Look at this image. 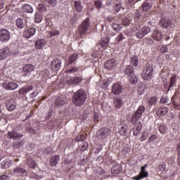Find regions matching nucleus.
<instances>
[{"label": "nucleus", "instance_id": "dca6fc26", "mask_svg": "<svg viewBox=\"0 0 180 180\" xmlns=\"http://www.w3.org/2000/svg\"><path fill=\"white\" fill-rule=\"evenodd\" d=\"M167 113H168V108L166 106L162 105L156 109V115L160 117H161V116H165Z\"/></svg>", "mask_w": 180, "mask_h": 180}, {"label": "nucleus", "instance_id": "ddd939ff", "mask_svg": "<svg viewBox=\"0 0 180 180\" xmlns=\"http://www.w3.org/2000/svg\"><path fill=\"white\" fill-rule=\"evenodd\" d=\"M117 65V61H116L115 59H110L104 64V67L106 68V70H113V68H116Z\"/></svg>", "mask_w": 180, "mask_h": 180}, {"label": "nucleus", "instance_id": "20e7f679", "mask_svg": "<svg viewBox=\"0 0 180 180\" xmlns=\"http://www.w3.org/2000/svg\"><path fill=\"white\" fill-rule=\"evenodd\" d=\"M153 72H154V68H153V65H146L141 73V77L143 78V80L150 81V79H152Z\"/></svg>", "mask_w": 180, "mask_h": 180}, {"label": "nucleus", "instance_id": "5701e85b", "mask_svg": "<svg viewBox=\"0 0 180 180\" xmlns=\"http://www.w3.org/2000/svg\"><path fill=\"white\" fill-rule=\"evenodd\" d=\"M152 39L153 40H156V41H160L161 39H162V34H161V32L158 30H154L152 32L151 35Z\"/></svg>", "mask_w": 180, "mask_h": 180}, {"label": "nucleus", "instance_id": "49530a36", "mask_svg": "<svg viewBox=\"0 0 180 180\" xmlns=\"http://www.w3.org/2000/svg\"><path fill=\"white\" fill-rule=\"evenodd\" d=\"M123 39H124L123 34H120L115 39L116 44H122Z\"/></svg>", "mask_w": 180, "mask_h": 180}, {"label": "nucleus", "instance_id": "c756f323", "mask_svg": "<svg viewBox=\"0 0 180 180\" xmlns=\"http://www.w3.org/2000/svg\"><path fill=\"white\" fill-rule=\"evenodd\" d=\"M23 72H25L26 74H29L30 72H32V71H34V65L32 64H27L24 65L22 68Z\"/></svg>", "mask_w": 180, "mask_h": 180}, {"label": "nucleus", "instance_id": "a211bd4d", "mask_svg": "<svg viewBox=\"0 0 180 180\" xmlns=\"http://www.w3.org/2000/svg\"><path fill=\"white\" fill-rule=\"evenodd\" d=\"M51 68L53 71H58L61 68V60L56 58L51 62Z\"/></svg>", "mask_w": 180, "mask_h": 180}, {"label": "nucleus", "instance_id": "4d7b16f0", "mask_svg": "<svg viewBox=\"0 0 180 180\" xmlns=\"http://www.w3.org/2000/svg\"><path fill=\"white\" fill-rule=\"evenodd\" d=\"M121 8H122V4H115V6H114L115 12H116V13H118Z\"/></svg>", "mask_w": 180, "mask_h": 180}, {"label": "nucleus", "instance_id": "79ce46f5", "mask_svg": "<svg viewBox=\"0 0 180 180\" xmlns=\"http://www.w3.org/2000/svg\"><path fill=\"white\" fill-rule=\"evenodd\" d=\"M24 143L23 141L19 140L15 142H14L12 145L13 148L16 149V148H20L23 146Z\"/></svg>", "mask_w": 180, "mask_h": 180}, {"label": "nucleus", "instance_id": "423d86ee", "mask_svg": "<svg viewBox=\"0 0 180 180\" xmlns=\"http://www.w3.org/2000/svg\"><path fill=\"white\" fill-rule=\"evenodd\" d=\"M151 32V27L149 26L145 25L141 29H140L138 32L136 33V37L137 39H143L144 36H147L148 33Z\"/></svg>", "mask_w": 180, "mask_h": 180}, {"label": "nucleus", "instance_id": "6e6552de", "mask_svg": "<svg viewBox=\"0 0 180 180\" xmlns=\"http://www.w3.org/2000/svg\"><path fill=\"white\" fill-rule=\"evenodd\" d=\"M10 39L11 32H9V30L5 28L0 30V41L6 43V41H9Z\"/></svg>", "mask_w": 180, "mask_h": 180}, {"label": "nucleus", "instance_id": "0eeeda50", "mask_svg": "<svg viewBox=\"0 0 180 180\" xmlns=\"http://www.w3.org/2000/svg\"><path fill=\"white\" fill-rule=\"evenodd\" d=\"M82 81H84L82 76L70 77L67 78L66 84L68 85H78V84H81Z\"/></svg>", "mask_w": 180, "mask_h": 180}, {"label": "nucleus", "instance_id": "bf43d9fd", "mask_svg": "<svg viewBox=\"0 0 180 180\" xmlns=\"http://www.w3.org/2000/svg\"><path fill=\"white\" fill-rule=\"evenodd\" d=\"M94 5L97 8V9H101V8H102V3L99 0L95 1Z\"/></svg>", "mask_w": 180, "mask_h": 180}, {"label": "nucleus", "instance_id": "603ef678", "mask_svg": "<svg viewBox=\"0 0 180 180\" xmlns=\"http://www.w3.org/2000/svg\"><path fill=\"white\" fill-rule=\"evenodd\" d=\"M112 27L115 32H119V30L120 29V25L116 24V23H112Z\"/></svg>", "mask_w": 180, "mask_h": 180}, {"label": "nucleus", "instance_id": "4c0bfd02", "mask_svg": "<svg viewBox=\"0 0 180 180\" xmlns=\"http://www.w3.org/2000/svg\"><path fill=\"white\" fill-rule=\"evenodd\" d=\"M27 164L29 168H32V169H34V168H36V167L37 166V164H36V162L32 159H28L27 160Z\"/></svg>", "mask_w": 180, "mask_h": 180}, {"label": "nucleus", "instance_id": "680f3d73", "mask_svg": "<svg viewBox=\"0 0 180 180\" xmlns=\"http://www.w3.org/2000/svg\"><path fill=\"white\" fill-rule=\"evenodd\" d=\"M41 75H42V77H49V70L47 69H44L41 72Z\"/></svg>", "mask_w": 180, "mask_h": 180}, {"label": "nucleus", "instance_id": "5fc2aeb1", "mask_svg": "<svg viewBox=\"0 0 180 180\" xmlns=\"http://www.w3.org/2000/svg\"><path fill=\"white\" fill-rule=\"evenodd\" d=\"M38 11H41V12H44L46 11V6L43 4H39L37 7Z\"/></svg>", "mask_w": 180, "mask_h": 180}, {"label": "nucleus", "instance_id": "bb28decb", "mask_svg": "<svg viewBox=\"0 0 180 180\" xmlns=\"http://www.w3.org/2000/svg\"><path fill=\"white\" fill-rule=\"evenodd\" d=\"M21 9L24 13H33V7L30 4H25L22 5Z\"/></svg>", "mask_w": 180, "mask_h": 180}, {"label": "nucleus", "instance_id": "58836bf2", "mask_svg": "<svg viewBox=\"0 0 180 180\" xmlns=\"http://www.w3.org/2000/svg\"><path fill=\"white\" fill-rule=\"evenodd\" d=\"M152 5L150 3L144 2L142 4V10L143 12H147L148 11H150L152 8Z\"/></svg>", "mask_w": 180, "mask_h": 180}, {"label": "nucleus", "instance_id": "c03bdc74", "mask_svg": "<svg viewBox=\"0 0 180 180\" xmlns=\"http://www.w3.org/2000/svg\"><path fill=\"white\" fill-rule=\"evenodd\" d=\"M78 60V54L73 53L72 56H70L68 63L69 64H72V63H75Z\"/></svg>", "mask_w": 180, "mask_h": 180}, {"label": "nucleus", "instance_id": "9d476101", "mask_svg": "<svg viewBox=\"0 0 180 180\" xmlns=\"http://www.w3.org/2000/svg\"><path fill=\"white\" fill-rule=\"evenodd\" d=\"M159 25L161 27H164V29H168L172 25V21L167 17H162L160 20Z\"/></svg>", "mask_w": 180, "mask_h": 180}, {"label": "nucleus", "instance_id": "f8f14e48", "mask_svg": "<svg viewBox=\"0 0 180 180\" xmlns=\"http://www.w3.org/2000/svg\"><path fill=\"white\" fill-rule=\"evenodd\" d=\"M11 56V49L8 47L3 48L0 50V61L6 60Z\"/></svg>", "mask_w": 180, "mask_h": 180}, {"label": "nucleus", "instance_id": "69168bd1", "mask_svg": "<svg viewBox=\"0 0 180 180\" xmlns=\"http://www.w3.org/2000/svg\"><path fill=\"white\" fill-rule=\"evenodd\" d=\"M175 163V160H174V158L171 157L168 159L167 160V164L169 165H172L173 164Z\"/></svg>", "mask_w": 180, "mask_h": 180}, {"label": "nucleus", "instance_id": "72a5a7b5", "mask_svg": "<svg viewBox=\"0 0 180 180\" xmlns=\"http://www.w3.org/2000/svg\"><path fill=\"white\" fill-rule=\"evenodd\" d=\"M175 85H176V75L172 76L169 79V86L168 91H169V89H171V88H174V86Z\"/></svg>", "mask_w": 180, "mask_h": 180}, {"label": "nucleus", "instance_id": "a19ab883", "mask_svg": "<svg viewBox=\"0 0 180 180\" xmlns=\"http://www.w3.org/2000/svg\"><path fill=\"white\" fill-rule=\"evenodd\" d=\"M74 4H75V8L76 9V12H81L83 8L81 1H75Z\"/></svg>", "mask_w": 180, "mask_h": 180}, {"label": "nucleus", "instance_id": "7c9ffc66", "mask_svg": "<svg viewBox=\"0 0 180 180\" xmlns=\"http://www.w3.org/2000/svg\"><path fill=\"white\" fill-rule=\"evenodd\" d=\"M58 160H60L59 155L51 156V158L50 159L51 167H56L57 165V164H58Z\"/></svg>", "mask_w": 180, "mask_h": 180}, {"label": "nucleus", "instance_id": "2eb2a0df", "mask_svg": "<svg viewBox=\"0 0 180 180\" xmlns=\"http://www.w3.org/2000/svg\"><path fill=\"white\" fill-rule=\"evenodd\" d=\"M30 91H33V86L32 85H26L22 87L19 91L18 94L20 95H22V96H26L27 94H29Z\"/></svg>", "mask_w": 180, "mask_h": 180}, {"label": "nucleus", "instance_id": "338daca9", "mask_svg": "<svg viewBox=\"0 0 180 180\" xmlns=\"http://www.w3.org/2000/svg\"><path fill=\"white\" fill-rule=\"evenodd\" d=\"M160 103H168V98L163 96L160 98Z\"/></svg>", "mask_w": 180, "mask_h": 180}, {"label": "nucleus", "instance_id": "f3484780", "mask_svg": "<svg viewBox=\"0 0 180 180\" xmlns=\"http://www.w3.org/2000/svg\"><path fill=\"white\" fill-rule=\"evenodd\" d=\"M6 108L8 112H13L16 108V101L15 99H11L6 103Z\"/></svg>", "mask_w": 180, "mask_h": 180}, {"label": "nucleus", "instance_id": "c85d7f7f", "mask_svg": "<svg viewBox=\"0 0 180 180\" xmlns=\"http://www.w3.org/2000/svg\"><path fill=\"white\" fill-rule=\"evenodd\" d=\"M105 172L101 167H98L95 171V175L100 179H103V176H105Z\"/></svg>", "mask_w": 180, "mask_h": 180}, {"label": "nucleus", "instance_id": "864d4df0", "mask_svg": "<svg viewBox=\"0 0 180 180\" xmlns=\"http://www.w3.org/2000/svg\"><path fill=\"white\" fill-rule=\"evenodd\" d=\"M88 147H89V144L87 142H83L81 147L82 151H85Z\"/></svg>", "mask_w": 180, "mask_h": 180}, {"label": "nucleus", "instance_id": "1a4fd4ad", "mask_svg": "<svg viewBox=\"0 0 180 180\" xmlns=\"http://www.w3.org/2000/svg\"><path fill=\"white\" fill-rule=\"evenodd\" d=\"M7 137L10 140H20V139L23 137V135L22 134L18 132L16 129H13L8 132Z\"/></svg>", "mask_w": 180, "mask_h": 180}, {"label": "nucleus", "instance_id": "6ab92c4d", "mask_svg": "<svg viewBox=\"0 0 180 180\" xmlns=\"http://www.w3.org/2000/svg\"><path fill=\"white\" fill-rule=\"evenodd\" d=\"M99 44L102 49L106 50L109 46V37L108 35H105L103 37H102Z\"/></svg>", "mask_w": 180, "mask_h": 180}, {"label": "nucleus", "instance_id": "13d9d810", "mask_svg": "<svg viewBox=\"0 0 180 180\" xmlns=\"http://www.w3.org/2000/svg\"><path fill=\"white\" fill-rule=\"evenodd\" d=\"M141 15L139 11H136L134 14V20L135 22H139V20H140Z\"/></svg>", "mask_w": 180, "mask_h": 180}, {"label": "nucleus", "instance_id": "f257e3e1", "mask_svg": "<svg viewBox=\"0 0 180 180\" xmlns=\"http://www.w3.org/2000/svg\"><path fill=\"white\" fill-rule=\"evenodd\" d=\"M144 112H146V107L144 105H141L137 108L131 117V123H132V124H136L134 127V136H139V134H140V131H141V129H143V124L141 122H139V120H140V118L143 116V113H144Z\"/></svg>", "mask_w": 180, "mask_h": 180}, {"label": "nucleus", "instance_id": "2f4dec72", "mask_svg": "<svg viewBox=\"0 0 180 180\" xmlns=\"http://www.w3.org/2000/svg\"><path fill=\"white\" fill-rule=\"evenodd\" d=\"M158 171L161 172V174H165L167 172V163L165 162L160 163L158 167Z\"/></svg>", "mask_w": 180, "mask_h": 180}, {"label": "nucleus", "instance_id": "de8ad7c7", "mask_svg": "<svg viewBox=\"0 0 180 180\" xmlns=\"http://www.w3.org/2000/svg\"><path fill=\"white\" fill-rule=\"evenodd\" d=\"M129 77V82H131V84H137L139 79L137 78V76L134 73Z\"/></svg>", "mask_w": 180, "mask_h": 180}, {"label": "nucleus", "instance_id": "a18cd8bd", "mask_svg": "<svg viewBox=\"0 0 180 180\" xmlns=\"http://www.w3.org/2000/svg\"><path fill=\"white\" fill-rule=\"evenodd\" d=\"M34 19H35L36 23H40V22L43 20V15H41V13L37 12L35 14Z\"/></svg>", "mask_w": 180, "mask_h": 180}, {"label": "nucleus", "instance_id": "cd10ccee", "mask_svg": "<svg viewBox=\"0 0 180 180\" xmlns=\"http://www.w3.org/2000/svg\"><path fill=\"white\" fill-rule=\"evenodd\" d=\"M14 174L17 175V176H25L27 174L26 169L22 167H16L14 169Z\"/></svg>", "mask_w": 180, "mask_h": 180}, {"label": "nucleus", "instance_id": "09e8293b", "mask_svg": "<svg viewBox=\"0 0 180 180\" xmlns=\"http://www.w3.org/2000/svg\"><path fill=\"white\" fill-rule=\"evenodd\" d=\"M58 34H60V31L55 30L49 32V37H53V36H58Z\"/></svg>", "mask_w": 180, "mask_h": 180}, {"label": "nucleus", "instance_id": "8fccbe9b", "mask_svg": "<svg viewBox=\"0 0 180 180\" xmlns=\"http://www.w3.org/2000/svg\"><path fill=\"white\" fill-rule=\"evenodd\" d=\"M45 2H47V4H49L53 7L57 5V0H45Z\"/></svg>", "mask_w": 180, "mask_h": 180}, {"label": "nucleus", "instance_id": "7ed1b4c3", "mask_svg": "<svg viewBox=\"0 0 180 180\" xmlns=\"http://www.w3.org/2000/svg\"><path fill=\"white\" fill-rule=\"evenodd\" d=\"M89 18H86L79 25L77 29V32L79 33V39H82V36L86 34V32H88V29H89V26H91V22H89Z\"/></svg>", "mask_w": 180, "mask_h": 180}, {"label": "nucleus", "instance_id": "774afa93", "mask_svg": "<svg viewBox=\"0 0 180 180\" xmlns=\"http://www.w3.org/2000/svg\"><path fill=\"white\" fill-rule=\"evenodd\" d=\"M39 95V92L33 91L32 93L30 94V98L33 99V98H36Z\"/></svg>", "mask_w": 180, "mask_h": 180}, {"label": "nucleus", "instance_id": "393cba45", "mask_svg": "<svg viewBox=\"0 0 180 180\" xmlns=\"http://www.w3.org/2000/svg\"><path fill=\"white\" fill-rule=\"evenodd\" d=\"M67 103V98L65 96H62L58 97L55 101V106H63V105H65Z\"/></svg>", "mask_w": 180, "mask_h": 180}, {"label": "nucleus", "instance_id": "c9c22d12", "mask_svg": "<svg viewBox=\"0 0 180 180\" xmlns=\"http://www.w3.org/2000/svg\"><path fill=\"white\" fill-rule=\"evenodd\" d=\"M114 105L115 108L117 109H120L122 108V105H123V101H122V98L118 97L114 99Z\"/></svg>", "mask_w": 180, "mask_h": 180}, {"label": "nucleus", "instance_id": "f704fd0d", "mask_svg": "<svg viewBox=\"0 0 180 180\" xmlns=\"http://www.w3.org/2000/svg\"><path fill=\"white\" fill-rule=\"evenodd\" d=\"M158 129L161 134H167V132L168 131V127L165 124H160Z\"/></svg>", "mask_w": 180, "mask_h": 180}, {"label": "nucleus", "instance_id": "4468645a", "mask_svg": "<svg viewBox=\"0 0 180 180\" xmlns=\"http://www.w3.org/2000/svg\"><path fill=\"white\" fill-rule=\"evenodd\" d=\"M36 34V29L34 27H31L29 29H25L23 32V37L25 39H30Z\"/></svg>", "mask_w": 180, "mask_h": 180}, {"label": "nucleus", "instance_id": "aec40b11", "mask_svg": "<svg viewBox=\"0 0 180 180\" xmlns=\"http://www.w3.org/2000/svg\"><path fill=\"white\" fill-rule=\"evenodd\" d=\"M122 85L119 83H115L112 86V92L114 95H119L122 94Z\"/></svg>", "mask_w": 180, "mask_h": 180}, {"label": "nucleus", "instance_id": "9b49d317", "mask_svg": "<svg viewBox=\"0 0 180 180\" xmlns=\"http://www.w3.org/2000/svg\"><path fill=\"white\" fill-rule=\"evenodd\" d=\"M3 88H5L7 91H15L19 85L12 82H5L2 84Z\"/></svg>", "mask_w": 180, "mask_h": 180}, {"label": "nucleus", "instance_id": "e2e57ef3", "mask_svg": "<svg viewBox=\"0 0 180 180\" xmlns=\"http://www.w3.org/2000/svg\"><path fill=\"white\" fill-rule=\"evenodd\" d=\"M86 137L85 135H79L77 137V141H84L86 140Z\"/></svg>", "mask_w": 180, "mask_h": 180}, {"label": "nucleus", "instance_id": "39448f33", "mask_svg": "<svg viewBox=\"0 0 180 180\" xmlns=\"http://www.w3.org/2000/svg\"><path fill=\"white\" fill-rule=\"evenodd\" d=\"M111 134L112 130H110V129L103 127L98 131L97 136L100 140H105V139H108Z\"/></svg>", "mask_w": 180, "mask_h": 180}, {"label": "nucleus", "instance_id": "052dcab7", "mask_svg": "<svg viewBox=\"0 0 180 180\" xmlns=\"http://www.w3.org/2000/svg\"><path fill=\"white\" fill-rule=\"evenodd\" d=\"M122 25L123 26H129L130 25V20L127 18H123L122 19Z\"/></svg>", "mask_w": 180, "mask_h": 180}, {"label": "nucleus", "instance_id": "b1692460", "mask_svg": "<svg viewBox=\"0 0 180 180\" xmlns=\"http://www.w3.org/2000/svg\"><path fill=\"white\" fill-rule=\"evenodd\" d=\"M148 176V172H146V170L141 169V171L139 172V174L138 176H134V180H140L143 179V178H147Z\"/></svg>", "mask_w": 180, "mask_h": 180}, {"label": "nucleus", "instance_id": "e433bc0d", "mask_svg": "<svg viewBox=\"0 0 180 180\" xmlns=\"http://www.w3.org/2000/svg\"><path fill=\"white\" fill-rule=\"evenodd\" d=\"M15 25L18 29L25 28V23L23 22V20L22 18H18L15 21Z\"/></svg>", "mask_w": 180, "mask_h": 180}, {"label": "nucleus", "instance_id": "ea45409f", "mask_svg": "<svg viewBox=\"0 0 180 180\" xmlns=\"http://www.w3.org/2000/svg\"><path fill=\"white\" fill-rule=\"evenodd\" d=\"M130 64L134 67H137L139 64V58L137 56H132L130 59Z\"/></svg>", "mask_w": 180, "mask_h": 180}, {"label": "nucleus", "instance_id": "6e6d98bb", "mask_svg": "<svg viewBox=\"0 0 180 180\" xmlns=\"http://www.w3.org/2000/svg\"><path fill=\"white\" fill-rule=\"evenodd\" d=\"M156 139H157V135L153 134L148 138V143H154V141H155Z\"/></svg>", "mask_w": 180, "mask_h": 180}, {"label": "nucleus", "instance_id": "a878e982", "mask_svg": "<svg viewBox=\"0 0 180 180\" xmlns=\"http://www.w3.org/2000/svg\"><path fill=\"white\" fill-rule=\"evenodd\" d=\"M44 46H46V39H37L35 42V47L37 50H41Z\"/></svg>", "mask_w": 180, "mask_h": 180}, {"label": "nucleus", "instance_id": "f03ea898", "mask_svg": "<svg viewBox=\"0 0 180 180\" xmlns=\"http://www.w3.org/2000/svg\"><path fill=\"white\" fill-rule=\"evenodd\" d=\"M72 102L75 106H82L86 102V92L82 89L77 90L72 96Z\"/></svg>", "mask_w": 180, "mask_h": 180}, {"label": "nucleus", "instance_id": "473e14b6", "mask_svg": "<svg viewBox=\"0 0 180 180\" xmlns=\"http://www.w3.org/2000/svg\"><path fill=\"white\" fill-rule=\"evenodd\" d=\"M158 101V98L155 96H151L148 100V106H155L157 101Z\"/></svg>", "mask_w": 180, "mask_h": 180}, {"label": "nucleus", "instance_id": "3c124183", "mask_svg": "<svg viewBox=\"0 0 180 180\" xmlns=\"http://www.w3.org/2000/svg\"><path fill=\"white\" fill-rule=\"evenodd\" d=\"M126 128H124L123 126L120 127L119 129V133L120 136H124L126 134Z\"/></svg>", "mask_w": 180, "mask_h": 180}, {"label": "nucleus", "instance_id": "0e129e2a", "mask_svg": "<svg viewBox=\"0 0 180 180\" xmlns=\"http://www.w3.org/2000/svg\"><path fill=\"white\" fill-rule=\"evenodd\" d=\"M147 137H148V135L146 134H143L139 140L140 141H146V140H147Z\"/></svg>", "mask_w": 180, "mask_h": 180}, {"label": "nucleus", "instance_id": "37998d69", "mask_svg": "<svg viewBox=\"0 0 180 180\" xmlns=\"http://www.w3.org/2000/svg\"><path fill=\"white\" fill-rule=\"evenodd\" d=\"M79 69L75 66H73L68 70H65L67 74H75V72H78Z\"/></svg>", "mask_w": 180, "mask_h": 180}, {"label": "nucleus", "instance_id": "412c9836", "mask_svg": "<svg viewBox=\"0 0 180 180\" xmlns=\"http://www.w3.org/2000/svg\"><path fill=\"white\" fill-rule=\"evenodd\" d=\"M123 72L125 75L130 77L134 74V68L131 65H127L124 67Z\"/></svg>", "mask_w": 180, "mask_h": 180}, {"label": "nucleus", "instance_id": "4be33fe9", "mask_svg": "<svg viewBox=\"0 0 180 180\" xmlns=\"http://www.w3.org/2000/svg\"><path fill=\"white\" fill-rule=\"evenodd\" d=\"M122 165H120L118 163H115L111 169V173L113 174L114 175H119V174L122 172Z\"/></svg>", "mask_w": 180, "mask_h": 180}]
</instances>
